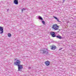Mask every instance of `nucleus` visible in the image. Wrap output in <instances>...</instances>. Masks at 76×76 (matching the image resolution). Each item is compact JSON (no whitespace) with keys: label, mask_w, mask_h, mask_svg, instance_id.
<instances>
[{"label":"nucleus","mask_w":76,"mask_h":76,"mask_svg":"<svg viewBox=\"0 0 76 76\" xmlns=\"http://www.w3.org/2000/svg\"><path fill=\"white\" fill-rule=\"evenodd\" d=\"M48 49H44L41 50L40 52L42 53H45V54H47V53H48Z\"/></svg>","instance_id":"obj_1"},{"label":"nucleus","mask_w":76,"mask_h":76,"mask_svg":"<svg viewBox=\"0 0 76 76\" xmlns=\"http://www.w3.org/2000/svg\"><path fill=\"white\" fill-rule=\"evenodd\" d=\"M58 28H59L58 26H57V24H54L53 25L52 28L54 29L55 31L58 29Z\"/></svg>","instance_id":"obj_2"},{"label":"nucleus","mask_w":76,"mask_h":76,"mask_svg":"<svg viewBox=\"0 0 76 76\" xmlns=\"http://www.w3.org/2000/svg\"><path fill=\"white\" fill-rule=\"evenodd\" d=\"M18 66V71H21L22 68H23V66L22 65H17Z\"/></svg>","instance_id":"obj_3"},{"label":"nucleus","mask_w":76,"mask_h":76,"mask_svg":"<svg viewBox=\"0 0 76 76\" xmlns=\"http://www.w3.org/2000/svg\"><path fill=\"white\" fill-rule=\"evenodd\" d=\"M20 64V61L19 60H16V61L14 62V64L16 66H18V65H19Z\"/></svg>","instance_id":"obj_4"},{"label":"nucleus","mask_w":76,"mask_h":76,"mask_svg":"<svg viewBox=\"0 0 76 76\" xmlns=\"http://www.w3.org/2000/svg\"><path fill=\"white\" fill-rule=\"evenodd\" d=\"M50 34L52 37H56V36L55 35V33L53 31L50 32Z\"/></svg>","instance_id":"obj_5"},{"label":"nucleus","mask_w":76,"mask_h":76,"mask_svg":"<svg viewBox=\"0 0 76 76\" xmlns=\"http://www.w3.org/2000/svg\"><path fill=\"white\" fill-rule=\"evenodd\" d=\"M3 33V27L0 26V34Z\"/></svg>","instance_id":"obj_6"},{"label":"nucleus","mask_w":76,"mask_h":76,"mask_svg":"<svg viewBox=\"0 0 76 76\" xmlns=\"http://www.w3.org/2000/svg\"><path fill=\"white\" fill-rule=\"evenodd\" d=\"M45 63L46 66H49V65H50V61H47L45 62Z\"/></svg>","instance_id":"obj_7"},{"label":"nucleus","mask_w":76,"mask_h":76,"mask_svg":"<svg viewBox=\"0 0 76 76\" xmlns=\"http://www.w3.org/2000/svg\"><path fill=\"white\" fill-rule=\"evenodd\" d=\"M56 37H57V38H58V39H63V37L60 36H59V35L56 36Z\"/></svg>","instance_id":"obj_8"},{"label":"nucleus","mask_w":76,"mask_h":76,"mask_svg":"<svg viewBox=\"0 0 76 76\" xmlns=\"http://www.w3.org/2000/svg\"><path fill=\"white\" fill-rule=\"evenodd\" d=\"M14 3L15 4H18V0H14Z\"/></svg>","instance_id":"obj_9"},{"label":"nucleus","mask_w":76,"mask_h":76,"mask_svg":"<svg viewBox=\"0 0 76 76\" xmlns=\"http://www.w3.org/2000/svg\"><path fill=\"white\" fill-rule=\"evenodd\" d=\"M56 47L55 46H52V48H51V50H55L56 49Z\"/></svg>","instance_id":"obj_10"},{"label":"nucleus","mask_w":76,"mask_h":76,"mask_svg":"<svg viewBox=\"0 0 76 76\" xmlns=\"http://www.w3.org/2000/svg\"><path fill=\"white\" fill-rule=\"evenodd\" d=\"M38 19H39V20H42V18L41 16H39L38 17Z\"/></svg>","instance_id":"obj_11"},{"label":"nucleus","mask_w":76,"mask_h":76,"mask_svg":"<svg viewBox=\"0 0 76 76\" xmlns=\"http://www.w3.org/2000/svg\"><path fill=\"white\" fill-rule=\"evenodd\" d=\"M8 36L9 37H11V36H12V35L11 34H10V33H8Z\"/></svg>","instance_id":"obj_12"},{"label":"nucleus","mask_w":76,"mask_h":76,"mask_svg":"<svg viewBox=\"0 0 76 76\" xmlns=\"http://www.w3.org/2000/svg\"><path fill=\"white\" fill-rule=\"evenodd\" d=\"M26 10V8H23L22 9L21 11H22V12H23V10Z\"/></svg>","instance_id":"obj_13"},{"label":"nucleus","mask_w":76,"mask_h":76,"mask_svg":"<svg viewBox=\"0 0 76 76\" xmlns=\"http://www.w3.org/2000/svg\"><path fill=\"white\" fill-rule=\"evenodd\" d=\"M42 22L43 24H45V22H44V21H42Z\"/></svg>","instance_id":"obj_14"},{"label":"nucleus","mask_w":76,"mask_h":76,"mask_svg":"<svg viewBox=\"0 0 76 76\" xmlns=\"http://www.w3.org/2000/svg\"><path fill=\"white\" fill-rule=\"evenodd\" d=\"M53 17L54 18H55V19H58L55 16H53Z\"/></svg>","instance_id":"obj_15"},{"label":"nucleus","mask_w":76,"mask_h":76,"mask_svg":"<svg viewBox=\"0 0 76 76\" xmlns=\"http://www.w3.org/2000/svg\"><path fill=\"white\" fill-rule=\"evenodd\" d=\"M56 20H57L58 22H60V21H59V20H58V19H57Z\"/></svg>","instance_id":"obj_16"},{"label":"nucleus","mask_w":76,"mask_h":76,"mask_svg":"<svg viewBox=\"0 0 76 76\" xmlns=\"http://www.w3.org/2000/svg\"><path fill=\"white\" fill-rule=\"evenodd\" d=\"M31 67H28V69H31Z\"/></svg>","instance_id":"obj_17"},{"label":"nucleus","mask_w":76,"mask_h":76,"mask_svg":"<svg viewBox=\"0 0 76 76\" xmlns=\"http://www.w3.org/2000/svg\"><path fill=\"white\" fill-rule=\"evenodd\" d=\"M64 0H63V1H64Z\"/></svg>","instance_id":"obj_18"},{"label":"nucleus","mask_w":76,"mask_h":76,"mask_svg":"<svg viewBox=\"0 0 76 76\" xmlns=\"http://www.w3.org/2000/svg\"><path fill=\"white\" fill-rule=\"evenodd\" d=\"M59 50H60V49H59Z\"/></svg>","instance_id":"obj_19"},{"label":"nucleus","mask_w":76,"mask_h":76,"mask_svg":"<svg viewBox=\"0 0 76 76\" xmlns=\"http://www.w3.org/2000/svg\"><path fill=\"white\" fill-rule=\"evenodd\" d=\"M16 60V59H15V60Z\"/></svg>","instance_id":"obj_20"}]
</instances>
